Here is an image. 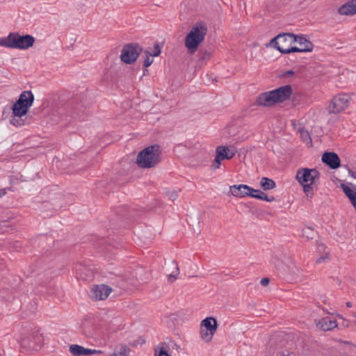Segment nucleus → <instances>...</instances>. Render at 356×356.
<instances>
[{"label":"nucleus","instance_id":"a211bd4d","mask_svg":"<svg viewBox=\"0 0 356 356\" xmlns=\"http://www.w3.org/2000/svg\"><path fill=\"white\" fill-rule=\"evenodd\" d=\"M316 325L323 331H330L337 327L338 323L336 319L327 316L321 318Z\"/></svg>","mask_w":356,"mask_h":356},{"label":"nucleus","instance_id":"6e6552de","mask_svg":"<svg viewBox=\"0 0 356 356\" xmlns=\"http://www.w3.org/2000/svg\"><path fill=\"white\" fill-rule=\"evenodd\" d=\"M349 101L350 97L348 95L339 94L332 99L327 111L329 113H339L348 106Z\"/></svg>","mask_w":356,"mask_h":356},{"label":"nucleus","instance_id":"ea45409f","mask_svg":"<svg viewBox=\"0 0 356 356\" xmlns=\"http://www.w3.org/2000/svg\"><path fill=\"white\" fill-rule=\"evenodd\" d=\"M346 306H347L348 307H352V305H351V303H350V302H346Z\"/></svg>","mask_w":356,"mask_h":356},{"label":"nucleus","instance_id":"c756f323","mask_svg":"<svg viewBox=\"0 0 356 356\" xmlns=\"http://www.w3.org/2000/svg\"><path fill=\"white\" fill-rule=\"evenodd\" d=\"M155 356H170L163 346H158L155 349Z\"/></svg>","mask_w":356,"mask_h":356},{"label":"nucleus","instance_id":"9b49d317","mask_svg":"<svg viewBox=\"0 0 356 356\" xmlns=\"http://www.w3.org/2000/svg\"><path fill=\"white\" fill-rule=\"evenodd\" d=\"M43 337L39 332H34L30 337L22 339L21 343L24 347L38 350L42 345Z\"/></svg>","mask_w":356,"mask_h":356},{"label":"nucleus","instance_id":"f8f14e48","mask_svg":"<svg viewBox=\"0 0 356 356\" xmlns=\"http://www.w3.org/2000/svg\"><path fill=\"white\" fill-rule=\"evenodd\" d=\"M111 291L112 289L107 285H95L91 289L90 296L93 300H102L107 298Z\"/></svg>","mask_w":356,"mask_h":356},{"label":"nucleus","instance_id":"473e14b6","mask_svg":"<svg viewBox=\"0 0 356 356\" xmlns=\"http://www.w3.org/2000/svg\"><path fill=\"white\" fill-rule=\"evenodd\" d=\"M330 255H329V253L328 252H325L322 256L319 257L316 262L317 264H321V263H323V262H326V261H330Z\"/></svg>","mask_w":356,"mask_h":356},{"label":"nucleus","instance_id":"79ce46f5","mask_svg":"<svg viewBox=\"0 0 356 356\" xmlns=\"http://www.w3.org/2000/svg\"><path fill=\"white\" fill-rule=\"evenodd\" d=\"M147 70H145V72H143V74H147Z\"/></svg>","mask_w":356,"mask_h":356},{"label":"nucleus","instance_id":"72a5a7b5","mask_svg":"<svg viewBox=\"0 0 356 356\" xmlns=\"http://www.w3.org/2000/svg\"><path fill=\"white\" fill-rule=\"evenodd\" d=\"M168 198L171 200H175L178 197V193L176 191H172L168 193Z\"/></svg>","mask_w":356,"mask_h":356},{"label":"nucleus","instance_id":"aec40b11","mask_svg":"<svg viewBox=\"0 0 356 356\" xmlns=\"http://www.w3.org/2000/svg\"><path fill=\"white\" fill-rule=\"evenodd\" d=\"M341 187L343 193L350 200L354 208L356 209V186L349 187L348 186L342 184Z\"/></svg>","mask_w":356,"mask_h":356},{"label":"nucleus","instance_id":"2eb2a0df","mask_svg":"<svg viewBox=\"0 0 356 356\" xmlns=\"http://www.w3.org/2000/svg\"><path fill=\"white\" fill-rule=\"evenodd\" d=\"M70 352L74 356L92 355L102 353L101 350L85 348L79 345H71L70 346Z\"/></svg>","mask_w":356,"mask_h":356},{"label":"nucleus","instance_id":"5701e85b","mask_svg":"<svg viewBox=\"0 0 356 356\" xmlns=\"http://www.w3.org/2000/svg\"><path fill=\"white\" fill-rule=\"evenodd\" d=\"M260 186L264 190L268 191L275 188L276 184L273 179L268 177H262L260 181Z\"/></svg>","mask_w":356,"mask_h":356},{"label":"nucleus","instance_id":"c85d7f7f","mask_svg":"<svg viewBox=\"0 0 356 356\" xmlns=\"http://www.w3.org/2000/svg\"><path fill=\"white\" fill-rule=\"evenodd\" d=\"M254 198L265 200L266 202H273L274 201L275 198L273 196H268L265 193L262 192V193H260V195H253Z\"/></svg>","mask_w":356,"mask_h":356},{"label":"nucleus","instance_id":"2f4dec72","mask_svg":"<svg viewBox=\"0 0 356 356\" xmlns=\"http://www.w3.org/2000/svg\"><path fill=\"white\" fill-rule=\"evenodd\" d=\"M168 347L169 349H170L171 350H175L176 352L177 353H179L180 350H181V348H180V346L178 345L177 343H175V341H170L168 343Z\"/></svg>","mask_w":356,"mask_h":356},{"label":"nucleus","instance_id":"7ed1b4c3","mask_svg":"<svg viewBox=\"0 0 356 356\" xmlns=\"http://www.w3.org/2000/svg\"><path fill=\"white\" fill-rule=\"evenodd\" d=\"M35 40L31 35H21L17 32H11L8 36L0 39V46L17 49H28L33 47Z\"/></svg>","mask_w":356,"mask_h":356},{"label":"nucleus","instance_id":"ddd939ff","mask_svg":"<svg viewBox=\"0 0 356 356\" xmlns=\"http://www.w3.org/2000/svg\"><path fill=\"white\" fill-rule=\"evenodd\" d=\"M230 193L232 195L237 197H250V193L255 192L254 188L245 184L233 185L229 187Z\"/></svg>","mask_w":356,"mask_h":356},{"label":"nucleus","instance_id":"393cba45","mask_svg":"<svg viewBox=\"0 0 356 356\" xmlns=\"http://www.w3.org/2000/svg\"><path fill=\"white\" fill-rule=\"evenodd\" d=\"M215 333L216 332H210L207 330L204 329V327H200V337L205 342H207V343L210 342L212 340L213 337L215 334Z\"/></svg>","mask_w":356,"mask_h":356},{"label":"nucleus","instance_id":"b1692460","mask_svg":"<svg viewBox=\"0 0 356 356\" xmlns=\"http://www.w3.org/2000/svg\"><path fill=\"white\" fill-rule=\"evenodd\" d=\"M298 132L300 134V137L302 140L306 143L307 145H312V138L308 132L305 128H300L298 130Z\"/></svg>","mask_w":356,"mask_h":356},{"label":"nucleus","instance_id":"a878e982","mask_svg":"<svg viewBox=\"0 0 356 356\" xmlns=\"http://www.w3.org/2000/svg\"><path fill=\"white\" fill-rule=\"evenodd\" d=\"M172 265L175 270L172 271L170 274H169L168 275V281H170L171 282H172L177 280V276L179 273V268L177 263L175 261H172Z\"/></svg>","mask_w":356,"mask_h":356},{"label":"nucleus","instance_id":"cd10ccee","mask_svg":"<svg viewBox=\"0 0 356 356\" xmlns=\"http://www.w3.org/2000/svg\"><path fill=\"white\" fill-rule=\"evenodd\" d=\"M314 232L311 227H307L302 229V236L307 239H312L314 238Z\"/></svg>","mask_w":356,"mask_h":356},{"label":"nucleus","instance_id":"412c9836","mask_svg":"<svg viewBox=\"0 0 356 356\" xmlns=\"http://www.w3.org/2000/svg\"><path fill=\"white\" fill-rule=\"evenodd\" d=\"M200 327H204L210 332H216L218 328L216 319L213 317H207L202 321Z\"/></svg>","mask_w":356,"mask_h":356},{"label":"nucleus","instance_id":"7c9ffc66","mask_svg":"<svg viewBox=\"0 0 356 356\" xmlns=\"http://www.w3.org/2000/svg\"><path fill=\"white\" fill-rule=\"evenodd\" d=\"M211 57V54L207 51H200L199 52V60L201 61L208 60Z\"/></svg>","mask_w":356,"mask_h":356},{"label":"nucleus","instance_id":"20e7f679","mask_svg":"<svg viewBox=\"0 0 356 356\" xmlns=\"http://www.w3.org/2000/svg\"><path fill=\"white\" fill-rule=\"evenodd\" d=\"M319 173L313 168H300L296 172V178L302 186L303 191L307 197H312L314 191V184L318 179Z\"/></svg>","mask_w":356,"mask_h":356},{"label":"nucleus","instance_id":"4468645a","mask_svg":"<svg viewBox=\"0 0 356 356\" xmlns=\"http://www.w3.org/2000/svg\"><path fill=\"white\" fill-rule=\"evenodd\" d=\"M296 42L298 43L300 47L291 49L293 52H310L313 49V44L301 35H296Z\"/></svg>","mask_w":356,"mask_h":356},{"label":"nucleus","instance_id":"39448f33","mask_svg":"<svg viewBox=\"0 0 356 356\" xmlns=\"http://www.w3.org/2000/svg\"><path fill=\"white\" fill-rule=\"evenodd\" d=\"M161 160L159 146L151 145L141 152L137 156V163L143 168H151L156 165Z\"/></svg>","mask_w":356,"mask_h":356},{"label":"nucleus","instance_id":"f704fd0d","mask_svg":"<svg viewBox=\"0 0 356 356\" xmlns=\"http://www.w3.org/2000/svg\"><path fill=\"white\" fill-rule=\"evenodd\" d=\"M270 280L267 277H264L261 280L260 283L262 286H265L269 284Z\"/></svg>","mask_w":356,"mask_h":356},{"label":"nucleus","instance_id":"c9c22d12","mask_svg":"<svg viewBox=\"0 0 356 356\" xmlns=\"http://www.w3.org/2000/svg\"><path fill=\"white\" fill-rule=\"evenodd\" d=\"M255 192H251L250 193V197H254L253 195H260V193H262V191L260 190L254 189Z\"/></svg>","mask_w":356,"mask_h":356},{"label":"nucleus","instance_id":"c03bdc74","mask_svg":"<svg viewBox=\"0 0 356 356\" xmlns=\"http://www.w3.org/2000/svg\"><path fill=\"white\" fill-rule=\"evenodd\" d=\"M147 70H145V72H143V74H147Z\"/></svg>","mask_w":356,"mask_h":356},{"label":"nucleus","instance_id":"6ab92c4d","mask_svg":"<svg viewBox=\"0 0 356 356\" xmlns=\"http://www.w3.org/2000/svg\"><path fill=\"white\" fill-rule=\"evenodd\" d=\"M338 12L341 15H353L356 14V0H350L340 6Z\"/></svg>","mask_w":356,"mask_h":356},{"label":"nucleus","instance_id":"423d86ee","mask_svg":"<svg viewBox=\"0 0 356 356\" xmlns=\"http://www.w3.org/2000/svg\"><path fill=\"white\" fill-rule=\"evenodd\" d=\"M296 42V35L293 33H284L278 34L273 38L270 44L277 49L282 54H288L293 53V44Z\"/></svg>","mask_w":356,"mask_h":356},{"label":"nucleus","instance_id":"f257e3e1","mask_svg":"<svg viewBox=\"0 0 356 356\" xmlns=\"http://www.w3.org/2000/svg\"><path fill=\"white\" fill-rule=\"evenodd\" d=\"M292 92V87L290 85L283 86L260 94L257 97L255 104L261 106H272L289 99Z\"/></svg>","mask_w":356,"mask_h":356},{"label":"nucleus","instance_id":"f3484780","mask_svg":"<svg viewBox=\"0 0 356 356\" xmlns=\"http://www.w3.org/2000/svg\"><path fill=\"white\" fill-rule=\"evenodd\" d=\"M144 54L145 57L143 61V66L145 67H148L154 61L153 57L158 56L161 54V47L159 44H155L154 46V50H145Z\"/></svg>","mask_w":356,"mask_h":356},{"label":"nucleus","instance_id":"9d476101","mask_svg":"<svg viewBox=\"0 0 356 356\" xmlns=\"http://www.w3.org/2000/svg\"><path fill=\"white\" fill-rule=\"evenodd\" d=\"M236 152L237 149L234 146H218L216 149L213 168H219L222 160L232 159Z\"/></svg>","mask_w":356,"mask_h":356},{"label":"nucleus","instance_id":"dca6fc26","mask_svg":"<svg viewBox=\"0 0 356 356\" xmlns=\"http://www.w3.org/2000/svg\"><path fill=\"white\" fill-rule=\"evenodd\" d=\"M322 161L332 169H336L340 166V159L334 152H325L322 156Z\"/></svg>","mask_w":356,"mask_h":356},{"label":"nucleus","instance_id":"f03ea898","mask_svg":"<svg viewBox=\"0 0 356 356\" xmlns=\"http://www.w3.org/2000/svg\"><path fill=\"white\" fill-rule=\"evenodd\" d=\"M208 28L203 22H196L185 37L184 45L188 54H193L204 42Z\"/></svg>","mask_w":356,"mask_h":356},{"label":"nucleus","instance_id":"58836bf2","mask_svg":"<svg viewBox=\"0 0 356 356\" xmlns=\"http://www.w3.org/2000/svg\"><path fill=\"white\" fill-rule=\"evenodd\" d=\"M6 194V189H0V197H2Z\"/></svg>","mask_w":356,"mask_h":356},{"label":"nucleus","instance_id":"e433bc0d","mask_svg":"<svg viewBox=\"0 0 356 356\" xmlns=\"http://www.w3.org/2000/svg\"><path fill=\"white\" fill-rule=\"evenodd\" d=\"M348 174L352 177H353L354 179H356V172L355 171H353L351 170H348Z\"/></svg>","mask_w":356,"mask_h":356},{"label":"nucleus","instance_id":"1a4fd4ad","mask_svg":"<svg viewBox=\"0 0 356 356\" xmlns=\"http://www.w3.org/2000/svg\"><path fill=\"white\" fill-rule=\"evenodd\" d=\"M142 51L138 44H127L121 51L120 58L124 63L131 64L137 60Z\"/></svg>","mask_w":356,"mask_h":356},{"label":"nucleus","instance_id":"37998d69","mask_svg":"<svg viewBox=\"0 0 356 356\" xmlns=\"http://www.w3.org/2000/svg\"><path fill=\"white\" fill-rule=\"evenodd\" d=\"M147 70H145V72H143V74H147Z\"/></svg>","mask_w":356,"mask_h":356},{"label":"nucleus","instance_id":"4be33fe9","mask_svg":"<svg viewBox=\"0 0 356 356\" xmlns=\"http://www.w3.org/2000/svg\"><path fill=\"white\" fill-rule=\"evenodd\" d=\"M130 353V348L125 344L121 343L117 346L114 352L111 354V356H128Z\"/></svg>","mask_w":356,"mask_h":356},{"label":"nucleus","instance_id":"4c0bfd02","mask_svg":"<svg viewBox=\"0 0 356 356\" xmlns=\"http://www.w3.org/2000/svg\"><path fill=\"white\" fill-rule=\"evenodd\" d=\"M293 74L294 72L292 70L286 71V72H284V76L286 77L293 75Z\"/></svg>","mask_w":356,"mask_h":356},{"label":"nucleus","instance_id":"0eeeda50","mask_svg":"<svg viewBox=\"0 0 356 356\" xmlns=\"http://www.w3.org/2000/svg\"><path fill=\"white\" fill-rule=\"evenodd\" d=\"M34 95L30 90H25L21 93L17 101L12 107L13 115L24 116L27 114L29 108L33 105Z\"/></svg>","mask_w":356,"mask_h":356},{"label":"nucleus","instance_id":"a19ab883","mask_svg":"<svg viewBox=\"0 0 356 356\" xmlns=\"http://www.w3.org/2000/svg\"><path fill=\"white\" fill-rule=\"evenodd\" d=\"M318 248H319V249H320V248H323H323H324V245H323V244L319 245Z\"/></svg>","mask_w":356,"mask_h":356},{"label":"nucleus","instance_id":"bb28decb","mask_svg":"<svg viewBox=\"0 0 356 356\" xmlns=\"http://www.w3.org/2000/svg\"><path fill=\"white\" fill-rule=\"evenodd\" d=\"M23 116L13 115L10 119V124L15 127H22L25 124V120L22 118Z\"/></svg>","mask_w":356,"mask_h":356}]
</instances>
